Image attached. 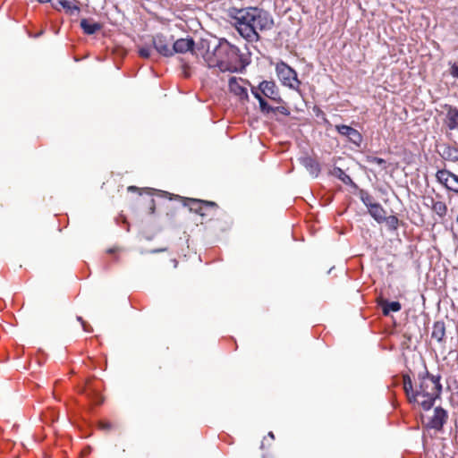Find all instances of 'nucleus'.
Wrapping results in <instances>:
<instances>
[{
	"label": "nucleus",
	"mask_w": 458,
	"mask_h": 458,
	"mask_svg": "<svg viewBox=\"0 0 458 458\" xmlns=\"http://www.w3.org/2000/svg\"><path fill=\"white\" fill-rule=\"evenodd\" d=\"M418 379L419 386L414 389L411 377L404 374L403 376L404 392L411 403H418L423 410L428 411L442 393L441 376L430 374L424 365V370L418 374Z\"/></svg>",
	"instance_id": "nucleus-2"
},
{
	"label": "nucleus",
	"mask_w": 458,
	"mask_h": 458,
	"mask_svg": "<svg viewBox=\"0 0 458 458\" xmlns=\"http://www.w3.org/2000/svg\"><path fill=\"white\" fill-rule=\"evenodd\" d=\"M153 49L154 47L151 42L149 44L145 43L138 47V54L141 58L149 59L153 56Z\"/></svg>",
	"instance_id": "nucleus-21"
},
{
	"label": "nucleus",
	"mask_w": 458,
	"mask_h": 458,
	"mask_svg": "<svg viewBox=\"0 0 458 458\" xmlns=\"http://www.w3.org/2000/svg\"><path fill=\"white\" fill-rule=\"evenodd\" d=\"M360 199L362 203L368 208V209L375 205L377 202H374V198L365 190H360L359 191Z\"/></svg>",
	"instance_id": "nucleus-24"
},
{
	"label": "nucleus",
	"mask_w": 458,
	"mask_h": 458,
	"mask_svg": "<svg viewBox=\"0 0 458 458\" xmlns=\"http://www.w3.org/2000/svg\"><path fill=\"white\" fill-rule=\"evenodd\" d=\"M250 90H251V93L252 95L254 96V98L256 99H258V101L262 98V93L260 91V89H259V86L258 87H255V86H251L250 85Z\"/></svg>",
	"instance_id": "nucleus-33"
},
{
	"label": "nucleus",
	"mask_w": 458,
	"mask_h": 458,
	"mask_svg": "<svg viewBox=\"0 0 458 458\" xmlns=\"http://www.w3.org/2000/svg\"><path fill=\"white\" fill-rule=\"evenodd\" d=\"M250 61L241 54L239 47L225 38H220L216 47L209 53L208 66L217 68L222 72L242 73Z\"/></svg>",
	"instance_id": "nucleus-3"
},
{
	"label": "nucleus",
	"mask_w": 458,
	"mask_h": 458,
	"mask_svg": "<svg viewBox=\"0 0 458 458\" xmlns=\"http://www.w3.org/2000/svg\"><path fill=\"white\" fill-rule=\"evenodd\" d=\"M366 161L369 164H376L381 166L382 169H386V161L381 157H374V156H367Z\"/></svg>",
	"instance_id": "nucleus-25"
},
{
	"label": "nucleus",
	"mask_w": 458,
	"mask_h": 458,
	"mask_svg": "<svg viewBox=\"0 0 458 458\" xmlns=\"http://www.w3.org/2000/svg\"><path fill=\"white\" fill-rule=\"evenodd\" d=\"M445 154L453 160H458V150L455 148H448L447 152H445Z\"/></svg>",
	"instance_id": "nucleus-31"
},
{
	"label": "nucleus",
	"mask_w": 458,
	"mask_h": 458,
	"mask_svg": "<svg viewBox=\"0 0 458 458\" xmlns=\"http://www.w3.org/2000/svg\"><path fill=\"white\" fill-rule=\"evenodd\" d=\"M268 436H269V437H271L272 439H274V438H275V436H274L273 432H269V433H268Z\"/></svg>",
	"instance_id": "nucleus-40"
},
{
	"label": "nucleus",
	"mask_w": 458,
	"mask_h": 458,
	"mask_svg": "<svg viewBox=\"0 0 458 458\" xmlns=\"http://www.w3.org/2000/svg\"><path fill=\"white\" fill-rule=\"evenodd\" d=\"M56 4H60L64 9L66 10L67 13H70V14H73L74 12L79 13L80 8L77 5H72L69 1L67 0H56V3H52V5L54 7H56Z\"/></svg>",
	"instance_id": "nucleus-23"
},
{
	"label": "nucleus",
	"mask_w": 458,
	"mask_h": 458,
	"mask_svg": "<svg viewBox=\"0 0 458 458\" xmlns=\"http://www.w3.org/2000/svg\"><path fill=\"white\" fill-rule=\"evenodd\" d=\"M447 127L450 130L458 129V108L450 106L446 114Z\"/></svg>",
	"instance_id": "nucleus-20"
},
{
	"label": "nucleus",
	"mask_w": 458,
	"mask_h": 458,
	"mask_svg": "<svg viewBox=\"0 0 458 458\" xmlns=\"http://www.w3.org/2000/svg\"><path fill=\"white\" fill-rule=\"evenodd\" d=\"M101 428L103 429H106V430H110L112 428V424L109 423V422H103L101 423Z\"/></svg>",
	"instance_id": "nucleus-35"
},
{
	"label": "nucleus",
	"mask_w": 458,
	"mask_h": 458,
	"mask_svg": "<svg viewBox=\"0 0 458 458\" xmlns=\"http://www.w3.org/2000/svg\"><path fill=\"white\" fill-rule=\"evenodd\" d=\"M76 319H77V321H79L81 324L84 331H86V332L92 331V327H90V325H89L81 317L77 316Z\"/></svg>",
	"instance_id": "nucleus-32"
},
{
	"label": "nucleus",
	"mask_w": 458,
	"mask_h": 458,
	"mask_svg": "<svg viewBox=\"0 0 458 458\" xmlns=\"http://www.w3.org/2000/svg\"><path fill=\"white\" fill-rule=\"evenodd\" d=\"M87 395L89 396V398H90L92 400V402L95 404H100L103 402L102 397L97 392H95L93 390L90 391L89 393H87Z\"/></svg>",
	"instance_id": "nucleus-29"
},
{
	"label": "nucleus",
	"mask_w": 458,
	"mask_h": 458,
	"mask_svg": "<svg viewBox=\"0 0 458 458\" xmlns=\"http://www.w3.org/2000/svg\"><path fill=\"white\" fill-rule=\"evenodd\" d=\"M329 174L338 178L343 183L355 189L358 188L357 184L352 181V179L348 174H346L344 171L340 167H333V169L330 170Z\"/></svg>",
	"instance_id": "nucleus-16"
},
{
	"label": "nucleus",
	"mask_w": 458,
	"mask_h": 458,
	"mask_svg": "<svg viewBox=\"0 0 458 458\" xmlns=\"http://www.w3.org/2000/svg\"><path fill=\"white\" fill-rule=\"evenodd\" d=\"M165 249H157V250H151L149 252L150 253H157V252H161V251H165Z\"/></svg>",
	"instance_id": "nucleus-37"
},
{
	"label": "nucleus",
	"mask_w": 458,
	"mask_h": 458,
	"mask_svg": "<svg viewBox=\"0 0 458 458\" xmlns=\"http://www.w3.org/2000/svg\"><path fill=\"white\" fill-rule=\"evenodd\" d=\"M335 129L339 134L345 136L350 142L357 147L360 146L362 135L356 129L345 124L336 125Z\"/></svg>",
	"instance_id": "nucleus-11"
},
{
	"label": "nucleus",
	"mask_w": 458,
	"mask_h": 458,
	"mask_svg": "<svg viewBox=\"0 0 458 458\" xmlns=\"http://www.w3.org/2000/svg\"><path fill=\"white\" fill-rule=\"evenodd\" d=\"M259 89H260L262 95L272 101L282 104L284 103L283 98L280 97L279 89L276 86V82L273 81H262L259 84Z\"/></svg>",
	"instance_id": "nucleus-7"
},
{
	"label": "nucleus",
	"mask_w": 458,
	"mask_h": 458,
	"mask_svg": "<svg viewBox=\"0 0 458 458\" xmlns=\"http://www.w3.org/2000/svg\"><path fill=\"white\" fill-rule=\"evenodd\" d=\"M218 38L210 37L200 38L197 43H195V51L199 52L204 58V61L208 64V57L209 56V53H212V50L216 47L219 42Z\"/></svg>",
	"instance_id": "nucleus-9"
},
{
	"label": "nucleus",
	"mask_w": 458,
	"mask_h": 458,
	"mask_svg": "<svg viewBox=\"0 0 458 458\" xmlns=\"http://www.w3.org/2000/svg\"><path fill=\"white\" fill-rule=\"evenodd\" d=\"M385 222H386L390 230H396L398 228L399 219L396 216H386Z\"/></svg>",
	"instance_id": "nucleus-27"
},
{
	"label": "nucleus",
	"mask_w": 458,
	"mask_h": 458,
	"mask_svg": "<svg viewBox=\"0 0 458 458\" xmlns=\"http://www.w3.org/2000/svg\"><path fill=\"white\" fill-rule=\"evenodd\" d=\"M272 113H280L285 116H289L291 114L290 110L284 106H278L274 107V111Z\"/></svg>",
	"instance_id": "nucleus-30"
},
{
	"label": "nucleus",
	"mask_w": 458,
	"mask_h": 458,
	"mask_svg": "<svg viewBox=\"0 0 458 458\" xmlns=\"http://www.w3.org/2000/svg\"><path fill=\"white\" fill-rule=\"evenodd\" d=\"M437 182L443 184L448 191L458 193V175L448 171L439 170L436 174Z\"/></svg>",
	"instance_id": "nucleus-8"
},
{
	"label": "nucleus",
	"mask_w": 458,
	"mask_h": 458,
	"mask_svg": "<svg viewBox=\"0 0 458 458\" xmlns=\"http://www.w3.org/2000/svg\"><path fill=\"white\" fill-rule=\"evenodd\" d=\"M380 306L384 316H388L390 312H398L402 309L401 303L396 301H389L387 300H382Z\"/></svg>",
	"instance_id": "nucleus-18"
},
{
	"label": "nucleus",
	"mask_w": 458,
	"mask_h": 458,
	"mask_svg": "<svg viewBox=\"0 0 458 458\" xmlns=\"http://www.w3.org/2000/svg\"><path fill=\"white\" fill-rule=\"evenodd\" d=\"M276 72L283 85L292 89H299L301 81L298 79L297 72L286 63L283 61L277 63L276 66Z\"/></svg>",
	"instance_id": "nucleus-5"
},
{
	"label": "nucleus",
	"mask_w": 458,
	"mask_h": 458,
	"mask_svg": "<svg viewBox=\"0 0 458 458\" xmlns=\"http://www.w3.org/2000/svg\"><path fill=\"white\" fill-rule=\"evenodd\" d=\"M432 202V210L441 218H443L447 213L446 204L443 201H435L433 199Z\"/></svg>",
	"instance_id": "nucleus-22"
},
{
	"label": "nucleus",
	"mask_w": 458,
	"mask_h": 458,
	"mask_svg": "<svg viewBox=\"0 0 458 458\" xmlns=\"http://www.w3.org/2000/svg\"><path fill=\"white\" fill-rule=\"evenodd\" d=\"M445 336V325L442 320L436 321L433 325L431 337L438 343H444Z\"/></svg>",
	"instance_id": "nucleus-17"
},
{
	"label": "nucleus",
	"mask_w": 458,
	"mask_h": 458,
	"mask_svg": "<svg viewBox=\"0 0 458 458\" xmlns=\"http://www.w3.org/2000/svg\"><path fill=\"white\" fill-rule=\"evenodd\" d=\"M216 209H203V212L208 213L209 215H213L212 211H216Z\"/></svg>",
	"instance_id": "nucleus-38"
},
{
	"label": "nucleus",
	"mask_w": 458,
	"mask_h": 458,
	"mask_svg": "<svg viewBox=\"0 0 458 458\" xmlns=\"http://www.w3.org/2000/svg\"><path fill=\"white\" fill-rule=\"evenodd\" d=\"M369 213L377 223H382L386 220V212L377 202L369 208Z\"/></svg>",
	"instance_id": "nucleus-19"
},
{
	"label": "nucleus",
	"mask_w": 458,
	"mask_h": 458,
	"mask_svg": "<svg viewBox=\"0 0 458 458\" xmlns=\"http://www.w3.org/2000/svg\"><path fill=\"white\" fill-rule=\"evenodd\" d=\"M449 74L455 79H458V61L456 62H449Z\"/></svg>",
	"instance_id": "nucleus-28"
},
{
	"label": "nucleus",
	"mask_w": 458,
	"mask_h": 458,
	"mask_svg": "<svg viewBox=\"0 0 458 458\" xmlns=\"http://www.w3.org/2000/svg\"><path fill=\"white\" fill-rule=\"evenodd\" d=\"M150 40L157 54L165 57L173 56L172 42L166 36L158 33L153 36Z\"/></svg>",
	"instance_id": "nucleus-6"
},
{
	"label": "nucleus",
	"mask_w": 458,
	"mask_h": 458,
	"mask_svg": "<svg viewBox=\"0 0 458 458\" xmlns=\"http://www.w3.org/2000/svg\"><path fill=\"white\" fill-rule=\"evenodd\" d=\"M229 16L235 21L240 35L249 42H258L260 39L259 31L269 30L274 27L272 15L259 7L231 8Z\"/></svg>",
	"instance_id": "nucleus-1"
},
{
	"label": "nucleus",
	"mask_w": 458,
	"mask_h": 458,
	"mask_svg": "<svg viewBox=\"0 0 458 458\" xmlns=\"http://www.w3.org/2000/svg\"><path fill=\"white\" fill-rule=\"evenodd\" d=\"M80 25L83 32L87 35H93L102 29V25L99 22H95L86 18L81 21Z\"/></svg>",
	"instance_id": "nucleus-15"
},
{
	"label": "nucleus",
	"mask_w": 458,
	"mask_h": 458,
	"mask_svg": "<svg viewBox=\"0 0 458 458\" xmlns=\"http://www.w3.org/2000/svg\"><path fill=\"white\" fill-rule=\"evenodd\" d=\"M301 165H302L310 174L317 177L320 173V165L318 162L310 156H303L299 158Z\"/></svg>",
	"instance_id": "nucleus-14"
},
{
	"label": "nucleus",
	"mask_w": 458,
	"mask_h": 458,
	"mask_svg": "<svg viewBox=\"0 0 458 458\" xmlns=\"http://www.w3.org/2000/svg\"><path fill=\"white\" fill-rule=\"evenodd\" d=\"M448 418L447 411L442 407H436L434 410V415L429 420L427 427L429 428L436 429L437 431L442 430L445 423Z\"/></svg>",
	"instance_id": "nucleus-10"
},
{
	"label": "nucleus",
	"mask_w": 458,
	"mask_h": 458,
	"mask_svg": "<svg viewBox=\"0 0 458 458\" xmlns=\"http://www.w3.org/2000/svg\"><path fill=\"white\" fill-rule=\"evenodd\" d=\"M115 251H116V250H115L114 248H111V249H108V250H107V252H108V253H114V252H115Z\"/></svg>",
	"instance_id": "nucleus-39"
},
{
	"label": "nucleus",
	"mask_w": 458,
	"mask_h": 458,
	"mask_svg": "<svg viewBox=\"0 0 458 458\" xmlns=\"http://www.w3.org/2000/svg\"><path fill=\"white\" fill-rule=\"evenodd\" d=\"M155 210H156V205H155V200L154 199H149V214H154L155 213Z\"/></svg>",
	"instance_id": "nucleus-34"
},
{
	"label": "nucleus",
	"mask_w": 458,
	"mask_h": 458,
	"mask_svg": "<svg viewBox=\"0 0 458 458\" xmlns=\"http://www.w3.org/2000/svg\"><path fill=\"white\" fill-rule=\"evenodd\" d=\"M228 87L231 93L237 96L242 102L249 101L247 89L239 84L236 77H231L228 81Z\"/></svg>",
	"instance_id": "nucleus-13"
},
{
	"label": "nucleus",
	"mask_w": 458,
	"mask_h": 458,
	"mask_svg": "<svg viewBox=\"0 0 458 458\" xmlns=\"http://www.w3.org/2000/svg\"><path fill=\"white\" fill-rule=\"evenodd\" d=\"M173 55L175 53H195V41L191 38H179L172 44Z\"/></svg>",
	"instance_id": "nucleus-12"
},
{
	"label": "nucleus",
	"mask_w": 458,
	"mask_h": 458,
	"mask_svg": "<svg viewBox=\"0 0 458 458\" xmlns=\"http://www.w3.org/2000/svg\"><path fill=\"white\" fill-rule=\"evenodd\" d=\"M127 190H128V191H131V192H136V191L138 192V191H139V192H140V194H141V192H140V188H138V187H136V186H129V187L127 188Z\"/></svg>",
	"instance_id": "nucleus-36"
},
{
	"label": "nucleus",
	"mask_w": 458,
	"mask_h": 458,
	"mask_svg": "<svg viewBox=\"0 0 458 458\" xmlns=\"http://www.w3.org/2000/svg\"><path fill=\"white\" fill-rule=\"evenodd\" d=\"M146 191L149 195H152V191H158L160 196L162 197L169 198L170 199H172L173 198L179 199L182 202L183 207H188L191 212L199 214L202 217L208 216V214L203 212V209L218 208V205L214 201L202 200L199 199L184 198L179 195L171 194L167 191H157L150 188H147Z\"/></svg>",
	"instance_id": "nucleus-4"
},
{
	"label": "nucleus",
	"mask_w": 458,
	"mask_h": 458,
	"mask_svg": "<svg viewBox=\"0 0 458 458\" xmlns=\"http://www.w3.org/2000/svg\"><path fill=\"white\" fill-rule=\"evenodd\" d=\"M259 108H260V111L264 114H268L270 113H272V111H274V107L271 106L264 98H260L259 100Z\"/></svg>",
	"instance_id": "nucleus-26"
}]
</instances>
